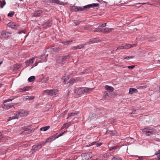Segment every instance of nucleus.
<instances>
[{
  "label": "nucleus",
  "mask_w": 160,
  "mask_h": 160,
  "mask_svg": "<svg viewBox=\"0 0 160 160\" xmlns=\"http://www.w3.org/2000/svg\"><path fill=\"white\" fill-rule=\"evenodd\" d=\"M29 127H30V126L24 127V128L23 129H24V130L22 134L24 135L25 134H28L30 133L31 132L32 130H30L29 128Z\"/></svg>",
  "instance_id": "nucleus-9"
},
{
  "label": "nucleus",
  "mask_w": 160,
  "mask_h": 160,
  "mask_svg": "<svg viewBox=\"0 0 160 160\" xmlns=\"http://www.w3.org/2000/svg\"><path fill=\"white\" fill-rule=\"evenodd\" d=\"M113 51H112V53H113Z\"/></svg>",
  "instance_id": "nucleus-62"
},
{
  "label": "nucleus",
  "mask_w": 160,
  "mask_h": 160,
  "mask_svg": "<svg viewBox=\"0 0 160 160\" xmlns=\"http://www.w3.org/2000/svg\"><path fill=\"white\" fill-rule=\"evenodd\" d=\"M118 147L117 146H113L111 148L109 149V150H112L113 149H117L118 148Z\"/></svg>",
  "instance_id": "nucleus-41"
},
{
  "label": "nucleus",
  "mask_w": 160,
  "mask_h": 160,
  "mask_svg": "<svg viewBox=\"0 0 160 160\" xmlns=\"http://www.w3.org/2000/svg\"><path fill=\"white\" fill-rule=\"evenodd\" d=\"M69 117H68H68L67 118V119H68L69 118Z\"/></svg>",
  "instance_id": "nucleus-61"
},
{
  "label": "nucleus",
  "mask_w": 160,
  "mask_h": 160,
  "mask_svg": "<svg viewBox=\"0 0 160 160\" xmlns=\"http://www.w3.org/2000/svg\"><path fill=\"white\" fill-rule=\"evenodd\" d=\"M88 8H90L92 7H98L99 6L98 3H93L91 4H89L87 6Z\"/></svg>",
  "instance_id": "nucleus-20"
},
{
  "label": "nucleus",
  "mask_w": 160,
  "mask_h": 160,
  "mask_svg": "<svg viewBox=\"0 0 160 160\" xmlns=\"http://www.w3.org/2000/svg\"><path fill=\"white\" fill-rule=\"evenodd\" d=\"M50 128L49 126H47L44 127H43L40 128V130L41 131H45L48 129Z\"/></svg>",
  "instance_id": "nucleus-24"
},
{
  "label": "nucleus",
  "mask_w": 160,
  "mask_h": 160,
  "mask_svg": "<svg viewBox=\"0 0 160 160\" xmlns=\"http://www.w3.org/2000/svg\"><path fill=\"white\" fill-rule=\"evenodd\" d=\"M67 42V44H69V43H71L72 42V40H69V41H66Z\"/></svg>",
  "instance_id": "nucleus-50"
},
{
  "label": "nucleus",
  "mask_w": 160,
  "mask_h": 160,
  "mask_svg": "<svg viewBox=\"0 0 160 160\" xmlns=\"http://www.w3.org/2000/svg\"><path fill=\"white\" fill-rule=\"evenodd\" d=\"M62 43L64 44V45H68L67 43V42L66 41H63V42H62Z\"/></svg>",
  "instance_id": "nucleus-53"
},
{
  "label": "nucleus",
  "mask_w": 160,
  "mask_h": 160,
  "mask_svg": "<svg viewBox=\"0 0 160 160\" xmlns=\"http://www.w3.org/2000/svg\"><path fill=\"white\" fill-rule=\"evenodd\" d=\"M70 56L71 55H67L60 57L59 58L58 62L62 64L69 59Z\"/></svg>",
  "instance_id": "nucleus-4"
},
{
  "label": "nucleus",
  "mask_w": 160,
  "mask_h": 160,
  "mask_svg": "<svg viewBox=\"0 0 160 160\" xmlns=\"http://www.w3.org/2000/svg\"><path fill=\"white\" fill-rule=\"evenodd\" d=\"M42 148V145L41 144L35 145L33 146L31 150H38Z\"/></svg>",
  "instance_id": "nucleus-12"
},
{
  "label": "nucleus",
  "mask_w": 160,
  "mask_h": 160,
  "mask_svg": "<svg viewBox=\"0 0 160 160\" xmlns=\"http://www.w3.org/2000/svg\"><path fill=\"white\" fill-rule=\"evenodd\" d=\"M58 92V90L57 89L46 90L44 91V93H46L50 96L56 95Z\"/></svg>",
  "instance_id": "nucleus-5"
},
{
  "label": "nucleus",
  "mask_w": 160,
  "mask_h": 160,
  "mask_svg": "<svg viewBox=\"0 0 160 160\" xmlns=\"http://www.w3.org/2000/svg\"><path fill=\"white\" fill-rule=\"evenodd\" d=\"M31 88L29 86H27L26 87L23 88H20V91H26L28 90Z\"/></svg>",
  "instance_id": "nucleus-22"
},
{
  "label": "nucleus",
  "mask_w": 160,
  "mask_h": 160,
  "mask_svg": "<svg viewBox=\"0 0 160 160\" xmlns=\"http://www.w3.org/2000/svg\"><path fill=\"white\" fill-rule=\"evenodd\" d=\"M52 24V21L51 20H49L48 22H45L42 25V26L44 28L47 26L50 27L51 26Z\"/></svg>",
  "instance_id": "nucleus-11"
},
{
  "label": "nucleus",
  "mask_w": 160,
  "mask_h": 160,
  "mask_svg": "<svg viewBox=\"0 0 160 160\" xmlns=\"http://www.w3.org/2000/svg\"><path fill=\"white\" fill-rule=\"evenodd\" d=\"M136 45L135 44H132L131 45V44H126L124 45H122L121 46L118 47L117 48L116 50L118 49H128L129 48L133 47Z\"/></svg>",
  "instance_id": "nucleus-7"
},
{
  "label": "nucleus",
  "mask_w": 160,
  "mask_h": 160,
  "mask_svg": "<svg viewBox=\"0 0 160 160\" xmlns=\"http://www.w3.org/2000/svg\"><path fill=\"white\" fill-rule=\"evenodd\" d=\"M11 33L8 32L3 31L1 33V37L2 38H6L10 36Z\"/></svg>",
  "instance_id": "nucleus-10"
},
{
  "label": "nucleus",
  "mask_w": 160,
  "mask_h": 160,
  "mask_svg": "<svg viewBox=\"0 0 160 160\" xmlns=\"http://www.w3.org/2000/svg\"><path fill=\"white\" fill-rule=\"evenodd\" d=\"M105 96H109L108 93L107 92H104Z\"/></svg>",
  "instance_id": "nucleus-54"
},
{
  "label": "nucleus",
  "mask_w": 160,
  "mask_h": 160,
  "mask_svg": "<svg viewBox=\"0 0 160 160\" xmlns=\"http://www.w3.org/2000/svg\"><path fill=\"white\" fill-rule=\"evenodd\" d=\"M28 113V111L22 110L20 112H17L15 115L18 116L22 117L27 115Z\"/></svg>",
  "instance_id": "nucleus-8"
},
{
  "label": "nucleus",
  "mask_w": 160,
  "mask_h": 160,
  "mask_svg": "<svg viewBox=\"0 0 160 160\" xmlns=\"http://www.w3.org/2000/svg\"><path fill=\"white\" fill-rule=\"evenodd\" d=\"M3 138L1 135H0V141H1L3 139Z\"/></svg>",
  "instance_id": "nucleus-56"
},
{
  "label": "nucleus",
  "mask_w": 160,
  "mask_h": 160,
  "mask_svg": "<svg viewBox=\"0 0 160 160\" xmlns=\"http://www.w3.org/2000/svg\"><path fill=\"white\" fill-rule=\"evenodd\" d=\"M55 138L52 136L48 138L46 141L45 143L51 142L55 139Z\"/></svg>",
  "instance_id": "nucleus-21"
},
{
  "label": "nucleus",
  "mask_w": 160,
  "mask_h": 160,
  "mask_svg": "<svg viewBox=\"0 0 160 160\" xmlns=\"http://www.w3.org/2000/svg\"><path fill=\"white\" fill-rule=\"evenodd\" d=\"M8 26L12 28L17 29L18 25H16L14 23H9L8 24Z\"/></svg>",
  "instance_id": "nucleus-14"
},
{
  "label": "nucleus",
  "mask_w": 160,
  "mask_h": 160,
  "mask_svg": "<svg viewBox=\"0 0 160 160\" xmlns=\"http://www.w3.org/2000/svg\"><path fill=\"white\" fill-rule=\"evenodd\" d=\"M78 113V112H72V113L68 114V117H71L77 115V114Z\"/></svg>",
  "instance_id": "nucleus-26"
},
{
  "label": "nucleus",
  "mask_w": 160,
  "mask_h": 160,
  "mask_svg": "<svg viewBox=\"0 0 160 160\" xmlns=\"http://www.w3.org/2000/svg\"><path fill=\"white\" fill-rule=\"evenodd\" d=\"M107 23H104L103 24H100L99 26V27H104L106 26Z\"/></svg>",
  "instance_id": "nucleus-45"
},
{
  "label": "nucleus",
  "mask_w": 160,
  "mask_h": 160,
  "mask_svg": "<svg viewBox=\"0 0 160 160\" xmlns=\"http://www.w3.org/2000/svg\"><path fill=\"white\" fill-rule=\"evenodd\" d=\"M67 42V44H69V43H71L72 42V40H69V41H66Z\"/></svg>",
  "instance_id": "nucleus-51"
},
{
  "label": "nucleus",
  "mask_w": 160,
  "mask_h": 160,
  "mask_svg": "<svg viewBox=\"0 0 160 160\" xmlns=\"http://www.w3.org/2000/svg\"><path fill=\"white\" fill-rule=\"evenodd\" d=\"M79 24V23H78V24H76V25H78V24Z\"/></svg>",
  "instance_id": "nucleus-63"
},
{
  "label": "nucleus",
  "mask_w": 160,
  "mask_h": 160,
  "mask_svg": "<svg viewBox=\"0 0 160 160\" xmlns=\"http://www.w3.org/2000/svg\"><path fill=\"white\" fill-rule=\"evenodd\" d=\"M112 29L111 28H106L103 29L104 32H109L112 31Z\"/></svg>",
  "instance_id": "nucleus-33"
},
{
  "label": "nucleus",
  "mask_w": 160,
  "mask_h": 160,
  "mask_svg": "<svg viewBox=\"0 0 160 160\" xmlns=\"http://www.w3.org/2000/svg\"><path fill=\"white\" fill-rule=\"evenodd\" d=\"M138 92V91L137 89L132 88L129 89V94H132L133 92Z\"/></svg>",
  "instance_id": "nucleus-18"
},
{
  "label": "nucleus",
  "mask_w": 160,
  "mask_h": 160,
  "mask_svg": "<svg viewBox=\"0 0 160 160\" xmlns=\"http://www.w3.org/2000/svg\"><path fill=\"white\" fill-rule=\"evenodd\" d=\"M12 99H13L9 98L4 101L3 102L4 104L2 106L3 108L6 109H8L13 106L14 105L13 103H12L10 104L6 103L8 102L12 101Z\"/></svg>",
  "instance_id": "nucleus-2"
},
{
  "label": "nucleus",
  "mask_w": 160,
  "mask_h": 160,
  "mask_svg": "<svg viewBox=\"0 0 160 160\" xmlns=\"http://www.w3.org/2000/svg\"><path fill=\"white\" fill-rule=\"evenodd\" d=\"M2 63H3V62H2H2H0V65H1V64Z\"/></svg>",
  "instance_id": "nucleus-57"
},
{
  "label": "nucleus",
  "mask_w": 160,
  "mask_h": 160,
  "mask_svg": "<svg viewBox=\"0 0 160 160\" xmlns=\"http://www.w3.org/2000/svg\"><path fill=\"white\" fill-rule=\"evenodd\" d=\"M84 29L85 30H90V27L89 26H85L83 27Z\"/></svg>",
  "instance_id": "nucleus-43"
},
{
  "label": "nucleus",
  "mask_w": 160,
  "mask_h": 160,
  "mask_svg": "<svg viewBox=\"0 0 160 160\" xmlns=\"http://www.w3.org/2000/svg\"><path fill=\"white\" fill-rule=\"evenodd\" d=\"M96 143V145L97 147L99 146L102 145V143L101 142H92L91 144V145H94Z\"/></svg>",
  "instance_id": "nucleus-32"
},
{
  "label": "nucleus",
  "mask_w": 160,
  "mask_h": 160,
  "mask_svg": "<svg viewBox=\"0 0 160 160\" xmlns=\"http://www.w3.org/2000/svg\"><path fill=\"white\" fill-rule=\"evenodd\" d=\"M38 62H35V63L34 64V66H37L38 65Z\"/></svg>",
  "instance_id": "nucleus-55"
},
{
  "label": "nucleus",
  "mask_w": 160,
  "mask_h": 160,
  "mask_svg": "<svg viewBox=\"0 0 160 160\" xmlns=\"http://www.w3.org/2000/svg\"><path fill=\"white\" fill-rule=\"evenodd\" d=\"M34 96L29 97V96H27L26 97V100H31L32 99H34Z\"/></svg>",
  "instance_id": "nucleus-37"
},
{
  "label": "nucleus",
  "mask_w": 160,
  "mask_h": 160,
  "mask_svg": "<svg viewBox=\"0 0 160 160\" xmlns=\"http://www.w3.org/2000/svg\"><path fill=\"white\" fill-rule=\"evenodd\" d=\"M25 33V30H20L18 33L19 34H20L21 33Z\"/></svg>",
  "instance_id": "nucleus-47"
},
{
  "label": "nucleus",
  "mask_w": 160,
  "mask_h": 160,
  "mask_svg": "<svg viewBox=\"0 0 160 160\" xmlns=\"http://www.w3.org/2000/svg\"><path fill=\"white\" fill-rule=\"evenodd\" d=\"M42 12V11L41 10L37 11L34 13L33 16L34 17H38L40 16Z\"/></svg>",
  "instance_id": "nucleus-15"
},
{
  "label": "nucleus",
  "mask_w": 160,
  "mask_h": 160,
  "mask_svg": "<svg viewBox=\"0 0 160 160\" xmlns=\"http://www.w3.org/2000/svg\"><path fill=\"white\" fill-rule=\"evenodd\" d=\"M35 79V76H32L28 78V80L29 82H32Z\"/></svg>",
  "instance_id": "nucleus-30"
},
{
  "label": "nucleus",
  "mask_w": 160,
  "mask_h": 160,
  "mask_svg": "<svg viewBox=\"0 0 160 160\" xmlns=\"http://www.w3.org/2000/svg\"><path fill=\"white\" fill-rule=\"evenodd\" d=\"M159 91L160 92V87H159Z\"/></svg>",
  "instance_id": "nucleus-60"
},
{
  "label": "nucleus",
  "mask_w": 160,
  "mask_h": 160,
  "mask_svg": "<svg viewBox=\"0 0 160 160\" xmlns=\"http://www.w3.org/2000/svg\"><path fill=\"white\" fill-rule=\"evenodd\" d=\"M135 65H132L131 66H128V68L130 69H132L135 67Z\"/></svg>",
  "instance_id": "nucleus-44"
},
{
  "label": "nucleus",
  "mask_w": 160,
  "mask_h": 160,
  "mask_svg": "<svg viewBox=\"0 0 160 160\" xmlns=\"http://www.w3.org/2000/svg\"><path fill=\"white\" fill-rule=\"evenodd\" d=\"M142 158V157H139V159L140 160H141V158Z\"/></svg>",
  "instance_id": "nucleus-59"
},
{
  "label": "nucleus",
  "mask_w": 160,
  "mask_h": 160,
  "mask_svg": "<svg viewBox=\"0 0 160 160\" xmlns=\"http://www.w3.org/2000/svg\"><path fill=\"white\" fill-rule=\"evenodd\" d=\"M14 13V12L12 11L10 13H8V16L9 17H12L13 16Z\"/></svg>",
  "instance_id": "nucleus-40"
},
{
  "label": "nucleus",
  "mask_w": 160,
  "mask_h": 160,
  "mask_svg": "<svg viewBox=\"0 0 160 160\" xmlns=\"http://www.w3.org/2000/svg\"><path fill=\"white\" fill-rule=\"evenodd\" d=\"M51 51H52V49H54V50H53V51H59V50L60 49V48L59 49V50H57L58 49L57 48H51Z\"/></svg>",
  "instance_id": "nucleus-46"
},
{
  "label": "nucleus",
  "mask_w": 160,
  "mask_h": 160,
  "mask_svg": "<svg viewBox=\"0 0 160 160\" xmlns=\"http://www.w3.org/2000/svg\"><path fill=\"white\" fill-rule=\"evenodd\" d=\"M135 112H136V111H135V110H132V112H130V113H131V114H135V113H136Z\"/></svg>",
  "instance_id": "nucleus-52"
},
{
  "label": "nucleus",
  "mask_w": 160,
  "mask_h": 160,
  "mask_svg": "<svg viewBox=\"0 0 160 160\" xmlns=\"http://www.w3.org/2000/svg\"><path fill=\"white\" fill-rule=\"evenodd\" d=\"M18 116L15 115V116H12L11 117H10L9 118V119H8V121L12 119H18Z\"/></svg>",
  "instance_id": "nucleus-35"
},
{
  "label": "nucleus",
  "mask_w": 160,
  "mask_h": 160,
  "mask_svg": "<svg viewBox=\"0 0 160 160\" xmlns=\"http://www.w3.org/2000/svg\"><path fill=\"white\" fill-rule=\"evenodd\" d=\"M96 114L94 113H91L89 116V117L90 119H92L95 118L96 117Z\"/></svg>",
  "instance_id": "nucleus-29"
},
{
  "label": "nucleus",
  "mask_w": 160,
  "mask_h": 160,
  "mask_svg": "<svg viewBox=\"0 0 160 160\" xmlns=\"http://www.w3.org/2000/svg\"><path fill=\"white\" fill-rule=\"evenodd\" d=\"M49 79V78L48 76H45L43 77L42 80L45 83H46Z\"/></svg>",
  "instance_id": "nucleus-31"
},
{
  "label": "nucleus",
  "mask_w": 160,
  "mask_h": 160,
  "mask_svg": "<svg viewBox=\"0 0 160 160\" xmlns=\"http://www.w3.org/2000/svg\"><path fill=\"white\" fill-rule=\"evenodd\" d=\"M85 44H82L80 45H78L77 46H74L72 48L73 49L76 50L77 49H80L83 47Z\"/></svg>",
  "instance_id": "nucleus-16"
},
{
  "label": "nucleus",
  "mask_w": 160,
  "mask_h": 160,
  "mask_svg": "<svg viewBox=\"0 0 160 160\" xmlns=\"http://www.w3.org/2000/svg\"><path fill=\"white\" fill-rule=\"evenodd\" d=\"M44 57L45 55H42L41 57V59H42L43 61L46 62L47 60V59L46 58V57L45 58H44Z\"/></svg>",
  "instance_id": "nucleus-38"
},
{
  "label": "nucleus",
  "mask_w": 160,
  "mask_h": 160,
  "mask_svg": "<svg viewBox=\"0 0 160 160\" xmlns=\"http://www.w3.org/2000/svg\"><path fill=\"white\" fill-rule=\"evenodd\" d=\"M112 159V160H122L121 158L117 156H115Z\"/></svg>",
  "instance_id": "nucleus-39"
},
{
  "label": "nucleus",
  "mask_w": 160,
  "mask_h": 160,
  "mask_svg": "<svg viewBox=\"0 0 160 160\" xmlns=\"http://www.w3.org/2000/svg\"><path fill=\"white\" fill-rule=\"evenodd\" d=\"M87 8H88L87 6H85L84 7H78V12L79 11H83Z\"/></svg>",
  "instance_id": "nucleus-19"
},
{
  "label": "nucleus",
  "mask_w": 160,
  "mask_h": 160,
  "mask_svg": "<svg viewBox=\"0 0 160 160\" xmlns=\"http://www.w3.org/2000/svg\"><path fill=\"white\" fill-rule=\"evenodd\" d=\"M158 141H160V139L159 140H158Z\"/></svg>",
  "instance_id": "nucleus-64"
},
{
  "label": "nucleus",
  "mask_w": 160,
  "mask_h": 160,
  "mask_svg": "<svg viewBox=\"0 0 160 160\" xmlns=\"http://www.w3.org/2000/svg\"><path fill=\"white\" fill-rule=\"evenodd\" d=\"M105 88L106 90L110 91L111 92H113L114 90V88L108 85H106L105 86Z\"/></svg>",
  "instance_id": "nucleus-17"
},
{
  "label": "nucleus",
  "mask_w": 160,
  "mask_h": 160,
  "mask_svg": "<svg viewBox=\"0 0 160 160\" xmlns=\"http://www.w3.org/2000/svg\"><path fill=\"white\" fill-rule=\"evenodd\" d=\"M67 132V131L66 130L64 132H61L59 134V136H62L66 132Z\"/></svg>",
  "instance_id": "nucleus-49"
},
{
  "label": "nucleus",
  "mask_w": 160,
  "mask_h": 160,
  "mask_svg": "<svg viewBox=\"0 0 160 160\" xmlns=\"http://www.w3.org/2000/svg\"><path fill=\"white\" fill-rule=\"evenodd\" d=\"M71 123L70 122H69L68 123H66L63 125L62 126V129H63L64 128H68L69 126L70 125Z\"/></svg>",
  "instance_id": "nucleus-23"
},
{
  "label": "nucleus",
  "mask_w": 160,
  "mask_h": 160,
  "mask_svg": "<svg viewBox=\"0 0 160 160\" xmlns=\"http://www.w3.org/2000/svg\"><path fill=\"white\" fill-rule=\"evenodd\" d=\"M100 40L99 38H94L93 39H90L89 42H88V43H97L99 42Z\"/></svg>",
  "instance_id": "nucleus-13"
},
{
  "label": "nucleus",
  "mask_w": 160,
  "mask_h": 160,
  "mask_svg": "<svg viewBox=\"0 0 160 160\" xmlns=\"http://www.w3.org/2000/svg\"><path fill=\"white\" fill-rule=\"evenodd\" d=\"M155 155H157L158 160H160V151H158Z\"/></svg>",
  "instance_id": "nucleus-36"
},
{
  "label": "nucleus",
  "mask_w": 160,
  "mask_h": 160,
  "mask_svg": "<svg viewBox=\"0 0 160 160\" xmlns=\"http://www.w3.org/2000/svg\"><path fill=\"white\" fill-rule=\"evenodd\" d=\"M93 31L94 32H104L103 29L101 28L97 29L94 31Z\"/></svg>",
  "instance_id": "nucleus-34"
},
{
  "label": "nucleus",
  "mask_w": 160,
  "mask_h": 160,
  "mask_svg": "<svg viewBox=\"0 0 160 160\" xmlns=\"http://www.w3.org/2000/svg\"><path fill=\"white\" fill-rule=\"evenodd\" d=\"M94 88H88L86 87H80L76 88L74 89V93L76 95H80L84 93H88L92 92Z\"/></svg>",
  "instance_id": "nucleus-1"
},
{
  "label": "nucleus",
  "mask_w": 160,
  "mask_h": 160,
  "mask_svg": "<svg viewBox=\"0 0 160 160\" xmlns=\"http://www.w3.org/2000/svg\"><path fill=\"white\" fill-rule=\"evenodd\" d=\"M62 78L63 79V83L65 84H67L68 86L72 84L75 81L74 79H72L69 80L68 77H64Z\"/></svg>",
  "instance_id": "nucleus-3"
},
{
  "label": "nucleus",
  "mask_w": 160,
  "mask_h": 160,
  "mask_svg": "<svg viewBox=\"0 0 160 160\" xmlns=\"http://www.w3.org/2000/svg\"><path fill=\"white\" fill-rule=\"evenodd\" d=\"M6 4V2L5 0H3L2 2L0 0V7L2 8Z\"/></svg>",
  "instance_id": "nucleus-27"
},
{
  "label": "nucleus",
  "mask_w": 160,
  "mask_h": 160,
  "mask_svg": "<svg viewBox=\"0 0 160 160\" xmlns=\"http://www.w3.org/2000/svg\"><path fill=\"white\" fill-rule=\"evenodd\" d=\"M70 8L72 11L78 12V7L76 6H70Z\"/></svg>",
  "instance_id": "nucleus-25"
},
{
  "label": "nucleus",
  "mask_w": 160,
  "mask_h": 160,
  "mask_svg": "<svg viewBox=\"0 0 160 160\" xmlns=\"http://www.w3.org/2000/svg\"><path fill=\"white\" fill-rule=\"evenodd\" d=\"M70 91H68V94H69V93H70Z\"/></svg>",
  "instance_id": "nucleus-58"
},
{
  "label": "nucleus",
  "mask_w": 160,
  "mask_h": 160,
  "mask_svg": "<svg viewBox=\"0 0 160 160\" xmlns=\"http://www.w3.org/2000/svg\"><path fill=\"white\" fill-rule=\"evenodd\" d=\"M32 59H30L29 60H27L25 62L27 66H29L31 63H32Z\"/></svg>",
  "instance_id": "nucleus-28"
},
{
  "label": "nucleus",
  "mask_w": 160,
  "mask_h": 160,
  "mask_svg": "<svg viewBox=\"0 0 160 160\" xmlns=\"http://www.w3.org/2000/svg\"><path fill=\"white\" fill-rule=\"evenodd\" d=\"M37 58V57H33L32 58V63H33L34 61L35 60V59Z\"/></svg>",
  "instance_id": "nucleus-48"
},
{
  "label": "nucleus",
  "mask_w": 160,
  "mask_h": 160,
  "mask_svg": "<svg viewBox=\"0 0 160 160\" xmlns=\"http://www.w3.org/2000/svg\"><path fill=\"white\" fill-rule=\"evenodd\" d=\"M134 56H132L130 57L127 56V57H125L123 59H131V58H134Z\"/></svg>",
  "instance_id": "nucleus-42"
},
{
  "label": "nucleus",
  "mask_w": 160,
  "mask_h": 160,
  "mask_svg": "<svg viewBox=\"0 0 160 160\" xmlns=\"http://www.w3.org/2000/svg\"><path fill=\"white\" fill-rule=\"evenodd\" d=\"M155 130L154 129L150 127L144 128L142 130V132H145L147 135L152 134V133L154 132Z\"/></svg>",
  "instance_id": "nucleus-6"
}]
</instances>
